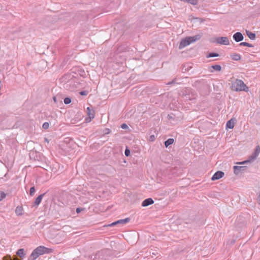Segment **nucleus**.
<instances>
[{
	"label": "nucleus",
	"instance_id": "f257e3e1",
	"mask_svg": "<svg viewBox=\"0 0 260 260\" xmlns=\"http://www.w3.org/2000/svg\"><path fill=\"white\" fill-rule=\"evenodd\" d=\"M60 80L63 83L64 87L67 90L72 91L79 86L80 84L77 81V78L72 74L65 75Z\"/></svg>",
	"mask_w": 260,
	"mask_h": 260
},
{
	"label": "nucleus",
	"instance_id": "f03ea898",
	"mask_svg": "<svg viewBox=\"0 0 260 260\" xmlns=\"http://www.w3.org/2000/svg\"><path fill=\"white\" fill-rule=\"evenodd\" d=\"M51 250L50 249L43 246H40L33 250L28 260H35L40 255H42L44 253H48Z\"/></svg>",
	"mask_w": 260,
	"mask_h": 260
},
{
	"label": "nucleus",
	"instance_id": "7ed1b4c3",
	"mask_svg": "<svg viewBox=\"0 0 260 260\" xmlns=\"http://www.w3.org/2000/svg\"><path fill=\"white\" fill-rule=\"evenodd\" d=\"M232 87L233 89L236 91H248V87L246 86V85L244 83V82L242 80L239 79H236L234 82H233L232 83Z\"/></svg>",
	"mask_w": 260,
	"mask_h": 260
},
{
	"label": "nucleus",
	"instance_id": "20e7f679",
	"mask_svg": "<svg viewBox=\"0 0 260 260\" xmlns=\"http://www.w3.org/2000/svg\"><path fill=\"white\" fill-rule=\"evenodd\" d=\"M259 153L260 146H257L255 149L254 152L251 155L249 156L247 160L241 162H237L236 164L238 165H243L247 164L248 162H251L256 159V158L259 155Z\"/></svg>",
	"mask_w": 260,
	"mask_h": 260
},
{
	"label": "nucleus",
	"instance_id": "39448f33",
	"mask_svg": "<svg viewBox=\"0 0 260 260\" xmlns=\"http://www.w3.org/2000/svg\"><path fill=\"white\" fill-rule=\"evenodd\" d=\"M195 42V37H187L184 39H182L181 41L179 48L180 49H183L187 46L190 45L191 43Z\"/></svg>",
	"mask_w": 260,
	"mask_h": 260
},
{
	"label": "nucleus",
	"instance_id": "423d86ee",
	"mask_svg": "<svg viewBox=\"0 0 260 260\" xmlns=\"http://www.w3.org/2000/svg\"><path fill=\"white\" fill-rule=\"evenodd\" d=\"M220 45H228L230 44L228 38L226 37H217L212 41Z\"/></svg>",
	"mask_w": 260,
	"mask_h": 260
},
{
	"label": "nucleus",
	"instance_id": "0eeeda50",
	"mask_svg": "<svg viewBox=\"0 0 260 260\" xmlns=\"http://www.w3.org/2000/svg\"><path fill=\"white\" fill-rule=\"evenodd\" d=\"M233 39L234 40L237 42H239L244 39V37L242 33L240 32H237L233 35Z\"/></svg>",
	"mask_w": 260,
	"mask_h": 260
},
{
	"label": "nucleus",
	"instance_id": "6e6552de",
	"mask_svg": "<svg viewBox=\"0 0 260 260\" xmlns=\"http://www.w3.org/2000/svg\"><path fill=\"white\" fill-rule=\"evenodd\" d=\"M224 173L222 171L216 172L212 176V180H216L221 178L224 176Z\"/></svg>",
	"mask_w": 260,
	"mask_h": 260
},
{
	"label": "nucleus",
	"instance_id": "1a4fd4ad",
	"mask_svg": "<svg viewBox=\"0 0 260 260\" xmlns=\"http://www.w3.org/2000/svg\"><path fill=\"white\" fill-rule=\"evenodd\" d=\"M221 67L220 65L216 64L212 65L209 68V71L211 73H213L214 71L216 72H220L221 70Z\"/></svg>",
	"mask_w": 260,
	"mask_h": 260
},
{
	"label": "nucleus",
	"instance_id": "9d476101",
	"mask_svg": "<svg viewBox=\"0 0 260 260\" xmlns=\"http://www.w3.org/2000/svg\"><path fill=\"white\" fill-rule=\"evenodd\" d=\"M234 173L236 175L238 174L240 172H243L245 170V166H235L233 167Z\"/></svg>",
	"mask_w": 260,
	"mask_h": 260
},
{
	"label": "nucleus",
	"instance_id": "9b49d317",
	"mask_svg": "<svg viewBox=\"0 0 260 260\" xmlns=\"http://www.w3.org/2000/svg\"><path fill=\"white\" fill-rule=\"evenodd\" d=\"M153 203L154 201L151 198H148L143 201L142 204V206L143 207H147L149 205L152 204Z\"/></svg>",
	"mask_w": 260,
	"mask_h": 260
},
{
	"label": "nucleus",
	"instance_id": "f8f14e48",
	"mask_svg": "<svg viewBox=\"0 0 260 260\" xmlns=\"http://www.w3.org/2000/svg\"><path fill=\"white\" fill-rule=\"evenodd\" d=\"M44 194L45 193L41 194L36 199L34 202V206H38L41 203Z\"/></svg>",
	"mask_w": 260,
	"mask_h": 260
},
{
	"label": "nucleus",
	"instance_id": "ddd939ff",
	"mask_svg": "<svg viewBox=\"0 0 260 260\" xmlns=\"http://www.w3.org/2000/svg\"><path fill=\"white\" fill-rule=\"evenodd\" d=\"M15 213L17 216H21L23 214V209L22 206H18L16 208Z\"/></svg>",
	"mask_w": 260,
	"mask_h": 260
},
{
	"label": "nucleus",
	"instance_id": "4468645a",
	"mask_svg": "<svg viewBox=\"0 0 260 260\" xmlns=\"http://www.w3.org/2000/svg\"><path fill=\"white\" fill-rule=\"evenodd\" d=\"M226 126L229 128H233L234 127V122L233 119H231V120H229L226 123Z\"/></svg>",
	"mask_w": 260,
	"mask_h": 260
},
{
	"label": "nucleus",
	"instance_id": "2eb2a0df",
	"mask_svg": "<svg viewBox=\"0 0 260 260\" xmlns=\"http://www.w3.org/2000/svg\"><path fill=\"white\" fill-rule=\"evenodd\" d=\"M231 58L234 60H239L241 59V55L237 53H234L231 55Z\"/></svg>",
	"mask_w": 260,
	"mask_h": 260
},
{
	"label": "nucleus",
	"instance_id": "dca6fc26",
	"mask_svg": "<svg viewBox=\"0 0 260 260\" xmlns=\"http://www.w3.org/2000/svg\"><path fill=\"white\" fill-rule=\"evenodd\" d=\"M246 34L250 39L253 40L255 39V34L254 33L246 30Z\"/></svg>",
	"mask_w": 260,
	"mask_h": 260
},
{
	"label": "nucleus",
	"instance_id": "f3484780",
	"mask_svg": "<svg viewBox=\"0 0 260 260\" xmlns=\"http://www.w3.org/2000/svg\"><path fill=\"white\" fill-rule=\"evenodd\" d=\"M16 253L21 258L24 257L25 253H24V249H23V248L19 249V250H18Z\"/></svg>",
	"mask_w": 260,
	"mask_h": 260
},
{
	"label": "nucleus",
	"instance_id": "a211bd4d",
	"mask_svg": "<svg viewBox=\"0 0 260 260\" xmlns=\"http://www.w3.org/2000/svg\"><path fill=\"white\" fill-rule=\"evenodd\" d=\"M174 139L172 138L168 139L165 142V145L166 147H168L169 145L172 144L174 143Z\"/></svg>",
	"mask_w": 260,
	"mask_h": 260
},
{
	"label": "nucleus",
	"instance_id": "6ab92c4d",
	"mask_svg": "<svg viewBox=\"0 0 260 260\" xmlns=\"http://www.w3.org/2000/svg\"><path fill=\"white\" fill-rule=\"evenodd\" d=\"M219 54L217 53L211 52L207 55V58L213 57H218L219 56Z\"/></svg>",
	"mask_w": 260,
	"mask_h": 260
},
{
	"label": "nucleus",
	"instance_id": "aec40b11",
	"mask_svg": "<svg viewBox=\"0 0 260 260\" xmlns=\"http://www.w3.org/2000/svg\"><path fill=\"white\" fill-rule=\"evenodd\" d=\"M87 110L88 111V114L90 118V119H93L94 118V112L93 111H91L89 108V107H88L87 108Z\"/></svg>",
	"mask_w": 260,
	"mask_h": 260
},
{
	"label": "nucleus",
	"instance_id": "412c9836",
	"mask_svg": "<svg viewBox=\"0 0 260 260\" xmlns=\"http://www.w3.org/2000/svg\"><path fill=\"white\" fill-rule=\"evenodd\" d=\"M129 220H130L129 218H126L124 219L118 220V223L125 224V223L129 222Z\"/></svg>",
	"mask_w": 260,
	"mask_h": 260
},
{
	"label": "nucleus",
	"instance_id": "4be33fe9",
	"mask_svg": "<svg viewBox=\"0 0 260 260\" xmlns=\"http://www.w3.org/2000/svg\"><path fill=\"white\" fill-rule=\"evenodd\" d=\"M240 45L247 46L248 47H253V46L252 44H249L247 42H242L240 44Z\"/></svg>",
	"mask_w": 260,
	"mask_h": 260
},
{
	"label": "nucleus",
	"instance_id": "5701e85b",
	"mask_svg": "<svg viewBox=\"0 0 260 260\" xmlns=\"http://www.w3.org/2000/svg\"><path fill=\"white\" fill-rule=\"evenodd\" d=\"M71 102V99L70 98H66L64 99V103L66 105L69 104Z\"/></svg>",
	"mask_w": 260,
	"mask_h": 260
},
{
	"label": "nucleus",
	"instance_id": "b1692460",
	"mask_svg": "<svg viewBox=\"0 0 260 260\" xmlns=\"http://www.w3.org/2000/svg\"><path fill=\"white\" fill-rule=\"evenodd\" d=\"M35 191H36V189H35V187L34 186L31 187L30 189V193H29L30 195L31 196H32L34 195Z\"/></svg>",
	"mask_w": 260,
	"mask_h": 260
},
{
	"label": "nucleus",
	"instance_id": "393cba45",
	"mask_svg": "<svg viewBox=\"0 0 260 260\" xmlns=\"http://www.w3.org/2000/svg\"><path fill=\"white\" fill-rule=\"evenodd\" d=\"M49 126V124L48 122H45L43 123V125H42V127L44 128V129H47Z\"/></svg>",
	"mask_w": 260,
	"mask_h": 260
},
{
	"label": "nucleus",
	"instance_id": "a878e982",
	"mask_svg": "<svg viewBox=\"0 0 260 260\" xmlns=\"http://www.w3.org/2000/svg\"><path fill=\"white\" fill-rule=\"evenodd\" d=\"M6 197V194L3 192H0V201Z\"/></svg>",
	"mask_w": 260,
	"mask_h": 260
},
{
	"label": "nucleus",
	"instance_id": "bb28decb",
	"mask_svg": "<svg viewBox=\"0 0 260 260\" xmlns=\"http://www.w3.org/2000/svg\"><path fill=\"white\" fill-rule=\"evenodd\" d=\"M131 151L129 149H126L124 152L125 155L126 156H128L130 155Z\"/></svg>",
	"mask_w": 260,
	"mask_h": 260
},
{
	"label": "nucleus",
	"instance_id": "cd10ccee",
	"mask_svg": "<svg viewBox=\"0 0 260 260\" xmlns=\"http://www.w3.org/2000/svg\"><path fill=\"white\" fill-rule=\"evenodd\" d=\"M121 127L122 129H126L128 128V126L125 123H123L122 124H121Z\"/></svg>",
	"mask_w": 260,
	"mask_h": 260
},
{
	"label": "nucleus",
	"instance_id": "c85d7f7f",
	"mask_svg": "<svg viewBox=\"0 0 260 260\" xmlns=\"http://www.w3.org/2000/svg\"><path fill=\"white\" fill-rule=\"evenodd\" d=\"M202 36V34H199V35H196V41L200 40Z\"/></svg>",
	"mask_w": 260,
	"mask_h": 260
},
{
	"label": "nucleus",
	"instance_id": "c756f323",
	"mask_svg": "<svg viewBox=\"0 0 260 260\" xmlns=\"http://www.w3.org/2000/svg\"><path fill=\"white\" fill-rule=\"evenodd\" d=\"M197 20H198L199 22L200 23H202L204 21V19L196 17V21Z\"/></svg>",
	"mask_w": 260,
	"mask_h": 260
},
{
	"label": "nucleus",
	"instance_id": "7c9ffc66",
	"mask_svg": "<svg viewBox=\"0 0 260 260\" xmlns=\"http://www.w3.org/2000/svg\"><path fill=\"white\" fill-rule=\"evenodd\" d=\"M80 94L82 95H87V93L86 91H82L80 92Z\"/></svg>",
	"mask_w": 260,
	"mask_h": 260
},
{
	"label": "nucleus",
	"instance_id": "2f4dec72",
	"mask_svg": "<svg viewBox=\"0 0 260 260\" xmlns=\"http://www.w3.org/2000/svg\"><path fill=\"white\" fill-rule=\"evenodd\" d=\"M117 224H118V220L116 221H115L113 223H112L111 224H109V225L110 226H114Z\"/></svg>",
	"mask_w": 260,
	"mask_h": 260
},
{
	"label": "nucleus",
	"instance_id": "473e14b6",
	"mask_svg": "<svg viewBox=\"0 0 260 260\" xmlns=\"http://www.w3.org/2000/svg\"><path fill=\"white\" fill-rule=\"evenodd\" d=\"M257 201L259 205H260V192L258 193V195L257 198Z\"/></svg>",
	"mask_w": 260,
	"mask_h": 260
},
{
	"label": "nucleus",
	"instance_id": "72a5a7b5",
	"mask_svg": "<svg viewBox=\"0 0 260 260\" xmlns=\"http://www.w3.org/2000/svg\"><path fill=\"white\" fill-rule=\"evenodd\" d=\"M82 210V209H81V208H77L76 209V212H77V213H80Z\"/></svg>",
	"mask_w": 260,
	"mask_h": 260
},
{
	"label": "nucleus",
	"instance_id": "f704fd0d",
	"mask_svg": "<svg viewBox=\"0 0 260 260\" xmlns=\"http://www.w3.org/2000/svg\"><path fill=\"white\" fill-rule=\"evenodd\" d=\"M150 139L152 141H153L155 139V137L154 135H152L150 136Z\"/></svg>",
	"mask_w": 260,
	"mask_h": 260
},
{
	"label": "nucleus",
	"instance_id": "c9c22d12",
	"mask_svg": "<svg viewBox=\"0 0 260 260\" xmlns=\"http://www.w3.org/2000/svg\"><path fill=\"white\" fill-rule=\"evenodd\" d=\"M44 141H45V142L47 143H49V140H48L47 138H45L44 139Z\"/></svg>",
	"mask_w": 260,
	"mask_h": 260
},
{
	"label": "nucleus",
	"instance_id": "e433bc0d",
	"mask_svg": "<svg viewBox=\"0 0 260 260\" xmlns=\"http://www.w3.org/2000/svg\"><path fill=\"white\" fill-rule=\"evenodd\" d=\"M7 259V260H12V258H11L10 256L8 257H6L5 260H6Z\"/></svg>",
	"mask_w": 260,
	"mask_h": 260
},
{
	"label": "nucleus",
	"instance_id": "4c0bfd02",
	"mask_svg": "<svg viewBox=\"0 0 260 260\" xmlns=\"http://www.w3.org/2000/svg\"><path fill=\"white\" fill-rule=\"evenodd\" d=\"M109 129H107V131H106V134H109Z\"/></svg>",
	"mask_w": 260,
	"mask_h": 260
},
{
	"label": "nucleus",
	"instance_id": "58836bf2",
	"mask_svg": "<svg viewBox=\"0 0 260 260\" xmlns=\"http://www.w3.org/2000/svg\"><path fill=\"white\" fill-rule=\"evenodd\" d=\"M109 129H107V131H106V134H109Z\"/></svg>",
	"mask_w": 260,
	"mask_h": 260
},
{
	"label": "nucleus",
	"instance_id": "ea45409f",
	"mask_svg": "<svg viewBox=\"0 0 260 260\" xmlns=\"http://www.w3.org/2000/svg\"><path fill=\"white\" fill-rule=\"evenodd\" d=\"M14 260H20V259H19V258H17V257H15V258H14Z\"/></svg>",
	"mask_w": 260,
	"mask_h": 260
},
{
	"label": "nucleus",
	"instance_id": "a19ab883",
	"mask_svg": "<svg viewBox=\"0 0 260 260\" xmlns=\"http://www.w3.org/2000/svg\"><path fill=\"white\" fill-rule=\"evenodd\" d=\"M173 82V81H172V83ZM172 83V82H169L167 83L168 85H169V84H171Z\"/></svg>",
	"mask_w": 260,
	"mask_h": 260
},
{
	"label": "nucleus",
	"instance_id": "79ce46f5",
	"mask_svg": "<svg viewBox=\"0 0 260 260\" xmlns=\"http://www.w3.org/2000/svg\"><path fill=\"white\" fill-rule=\"evenodd\" d=\"M53 100H54V101L55 102H56V98H55V97H54V98H53Z\"/></svg>",
	"mask_w": 260,
	"mask_h": 260
},
{
	"label": "nucleus",
	"instance_id": "37998d69",
	"mask_svg": "<svg viewBox=\"0 0 260 260\" xmlns=\"http://www.w3.org/2000/svg\"><path fill=\"white\" fill-rule=\"evenodd\" d=\"M152 254L153 255H155V253H153V252L152 253Z\"/></svg>",
	"mask_w": 260,
	"mask_h": 260
}]
</instances>
